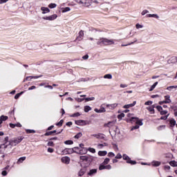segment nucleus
Returning <instances> with one entry per match:
<instances>
[{
    "instance_id": "obj_37",
    "label": "nucleus",
    "mask_w": 177,
    "mask_h": 177,
    "mask_svg": "<svg viewBox=\"0 0 177 177\" xmlns=\"http://www.w3.org/2000/svg\"><path fill=\"white\" fill-rule=\"evenodd\" d=\"M172 89H177V85L176 86H170L167 87V91H172Z\"/></svg>"
},
{
    "instance_id": "obj_29",
    "label": "nucleus",
    "mask_w": 177,
    "mask_h": 177,
    "mask_svg": "<svg viewBox=\"0 0 177 177\" xmlns=\"http://www.w3.org/2000/svg\"><path fill=\"white\" fill-rule=\"evenodd\" d=\"M84 174H85V169H80L77 174L78 176H84Z\"/></svg>"
},
{
    "instance_id": "obj_58",
    "label": "nucleus",
    "mask_w": 177,
    "mask_h": 177,
    "mask_svg": "<svg viewBox=\"0 0 177 177\" xmlns=\"http://www.w3.org/2000/svg\"><path fill=\"white\" fill-rule=\"evenodd\" d=\"M115 154H114V153H113V152H109L108 153V157L112 158V157H115Z\"/></svg>"
},
{
    "instance_id": "obj_40",
    "label": "nucleus",
    "mask_w": 177,
    "mask_h": 177,
    "mask_svg": "<svg viewBox=\"0 0 177 177\" xmlns=\"http://www.w3.org/2000/svg\"><path fill=\"white\" fill-rule=\"evenodd\" d=\"M135 42H138V39H135L134 41L129 43L128 44H122V46H128L129 45H133Z\"/></svg>"
},
{
    "instance_id": "obj_46",
    "label": "nucleus",
    "mask_w": 177,
    "mask_h": 177,
    "mask_svg": "<svg viewBox=\"0 0 177 177\" xmlns=\"http://www.w3.org/2000/svg\"><path fill=\"white\" fill-rule=\"evenodd\" d=\"M26 133H35V130L32 129H26Z\"/></svg>"
},
{
    "instance_id": "obj_54",
    "label": "nucleus",
    "mask_w": 177,
    "mask_h": 177,
    "mask_svg": "<svg viewBox=\"0 0 177 177\" xmlns=\"http://www.w3.org/2000/svg\"><path fill=\"white\" fill-rule=\"evenodd\" d=\"M147 13H149V10H144L142 11L141 15H142V16H145V15H147Z\"/></svg>"
},
{
    "instance_id": "obj_7",
    "label": "nucleus",
    "mask_w": 177,
    "mask_h": 177,
    "mask_svg": "<svg viewBox=\"0 0 177 177\" xmlns=\"http://www.w3.org/2000/svg\"><path fill=\"white\" fill-rule=\"evenodd\" d=\"M43 20H48V21H53V20H56L57 19V15L54 14L53 15L48 17H43Z\"/></svg>"
},
{
    "instance_id": "obj_1",
    "label": "nucleus",
    "mask_w": 177,
    "mask_h": 177,
    "mask_svg": "<svg viewBox=\"0 0 177 177\" xmlns=\"http://www.w3.org/2000/svg\"><path fill=\"white\" fill-rule=\"evenodd\" d=\"M130 121L131 122H136V125L131 127V131H135V129H139L140 127H142L143 125V120L139 119V118H131L130 119Z\"/></svg>"
},
{
    "instance_id": "obj_33",
    "label": "nucleus",
    "mask_w": 177,
    "mask_h": 177,
    "mask_svg": "<svg viewBox=\"0 0 177 177\" xmlns=\"http://www.w3.org/2000/svg\"><path fill=\"white\" fill-rule=\"evenodd\" d=\"M157 85H158V82H156L149 89V92H151V91H153L154 88H156V86H157Z\"/></svg>"
},
{
    "instance_id": "obj_9",
    "label": "nucleus",
    "mask_w": 177,
    "mask_h": 177,
    "mask_svg": "<svg viewBox=\"0 0 177 177\" xmlns=\"http://www.w3.org/2000/svg\"><path fill=\"white\" fill-rule=\"evenodd\" d=\"M104 106H106V104H102L100 106V109L95 108L94 109V111H95V113H106V109L104 108Z\"/></svg>"
},
{
    "instance_id": "obj_30",
    "label": "nucleus",
    "mask_w": 177,
    "mask_h": 177,
    "mask_svg": "<svg viewBox=\"0 0 177 177\" xmlns=\"http://www.w3.org/2000/svg\"><path fill=\"white\" fill-rule=\"evenodd\" d=\"M25 160H26V156L19 158L17 162V164H21V162H23V161H25Z\"/></svg>"
},
{
    "instance_id": "obj_24",
    "label": "nucleus",
    "mask_w": 177,
    "mask_h": 177,
    "mask_svg": "<svg viewBox=\"0 0 177 177\" xmlns=\"http://www.w3.org/2000/svg\"><path fill=\"white\" fill-rule=\"evenodd\" d=\"M107 155V151H98V156L100 157H104V156Z\"/></svg>"
},
{
    "instance_id": "obj_49",
    "label": "nucleus",
    "mask_w": 177,
    "mask_h": 177,
    "mask_svg": "<svg viewBox=\"0 0 177 177\" xmlns=\"http://www.w3.org/2000/svg\"><path fill=\"white\" fill-rule=\"evenodd\" d=\"M47 146H49L50 147H53V146H55V143L53 142V141H49L48 143H47Z\"/></svg>"
},
{
    "instance_id": "obj_56",
    "label": "nucleus",
    "mask_w": 177,
    "mask_h": 177,
    "mask_svg": "<svg viewBox=\"0 0 177 177\" xmlns=\"http://www.w3.org/2000/svg\"><path fill=\"white\" fill-rule=\"evenodd\" d=\"M165 114H168V111H163L162 110L160 112L161 115H165Z\"/></svg>"
},
{
    "instance_id": "obj_2",
    "label": "nucleus",
    "mask_w": 177,
    "mask_h": 177,
    "mask_svg": "<svg viewBox=\"0 0 177 177\" xmlns=\"http://www.w3.org/2000/svg\"><path fill=\"white\" fill-rule=\"evenodd\" d=\"M115 40L107 38H101L97 41V45H114Z\"/></svg>"
},
{
    "instance_id": "obj_6",
    "label": "nucleus",
    "mask_w": 177,
    "mask_h": 177,
    "mask_svg": "<svg viewBox=\"0 0 177 177\" xmlns=\"http://www.w3.org/2000/svg\"><path fill=\"white\" fill-rule=\"evenodd\" d=\"M9 145H8V142L5 143V144H2L0 145V154H1V158H3V157H5V155L3 154V153H5V150H6V149H8V147Z\"/></svg>"
},
{
    "instance_id": "obj_34",
    "label": "nucleus",
    "mask_w": 177,
    "mask_h": 177,
    "mask_svg": "<svg viewBox=\"0 0 177 177\" xmlns=\"http://www.w3.org/2000/svg\"><path fill=\"white\" fill-rule=\"evenodd\" d=\"M104 78L105 80H111L113 78V75L111 74H106L104 75Z\"/></svg>"
},
{
    "instance_id": "obj_23",
    "label": "nucleus",
    "mask_w": 177,
    "mask_h": 177,
    "mask_svg": "<svg viewBox=\"0 0 177 177\" xmlns=\"http://www.w3.org/2000/svg\"><path fill=\"white\" fill-rule=\"evenodd\" d=\"M80 158L82 161H90V158L88 156H81Z\"/></svg>"
},
{
    "instance_id": "obj_43",
    "label": "nucleus",
    "mask_w": 177,
    "mask_h": 177,
    "mask_svg": "<svg viewBox=\"0 0 177 177\" xmlns=\"http://www.w3.org/2000/svg\"><path fill=\"white\" fill-rule=\"evenodd\" d=\"M109 162H110V158H106L104 159L102 164H104V165H107V164H109Z\"/></svg>"
},
{
    "instance_id": "obj_47",
    "label": "nucleus",
    "mask_w": 177,
    "mask_h": 177,
    "mask_svg": "<svg viewBox=\"0 0 177 177\" xmlns=\"http://www.w3.org/2000/svg\"><path fill=\"white\" fill-rule=\"evenodd\" d=\"M105 167H106V165H104V164H101L100 165V167H99V169H100V171H102V170H103V169H105Z\"/></svg>"
},
{
    "instance_id": "obj_20",
    "label": "nucleus",
    "mask_w": 177,
    "mask_h": 177,
    "mask_svg": "<svg viewBox=\"0 0 177 177\" xmlns=\"http://www.w3.org/2000/svg\"><path fill=\"white\" fill-rule=\"evenodd\" d=\"M147 110H148L151 114H154V113H155L154 105L151 106H147Z\"/></svg>"
},
{
    "instance_id": "obj_45",
    "label": "nucleus",
    "mask_w": 177,
    "mask_h": 177,
    "mask_svg": "<svg viewBox=\"0 0 177 177\" xmlns=\"http://www.w3.org/2000/svg\"><path fill=\"white\" fill-rule=\"evenodd\" d=\"M84 100H86V102H91L92 100H95V97H86L84 98Z\"/></svg>"
},
{
    "instance_id": "obj_55",
    "label": "nucleus",
    "mask_w": 177,
    "mask_h": 177,
    "mask_svg": "<svg viewBox=\"0 0 177 177\" xmlns=\"http://www.w3.org/2000/svg\"><path fill=\"white\" fill-rule=\"evenodd\" d=\"M145 106H151L153 104V101H147L145 103Z\"/></svg>"
},
{
    "instance_id": "obj_39",
    "label": "nucleus",
    "mask_w": 177,
    "mask_h": 177,
    "mask_svg": "<svg viewBox=\"0 0 177 177\" xmlns=\"http://www.w3.org/2000/svg\"><path fill=\"white\" fill-rule=\"evenodd\" d=\"M56 6H57V5L56 3H51L48 5V8H50V9H55V8H56Z\"/></svg>"
},
{
    "instance_id": "obj_3",
    "label": "nucleus",
    "mask_w": 177,
    "mask_h": 177,
    "mask_svg": "<svg viewBox=\"0 0 177 177\" xmlns=\"http://www.w3.org/2000/svg\"><path fill=\"white\" fill-rule=\"evenodd\" d=\"M23 139H24V137L20 136L10 140L8 142V145H10V149H12L13 146H17V145H19V143H20L23 140Z\"/></svg>"
},
{
    "instance_id": "obj_50",
    "label": "nucleus",
    "mask_w": 177,
    "mask_h": 177,
    "mask_svg": "<svg viewBox=\"0 0 177 177\" xmlns=\"http://www.w3.org/2000/svg\"><path fill=\"white\" fill-rule=\"evenodd\" d=\"M75 100H76V102H78L79 103L81 102H84V100H85L84 98H80V97H76L75 98Z\"/></svg>"
},
{
    "instance_id": "obj_5",
    "label": "nucleus",
    "mask_w": 177,
    "mask_h": 177,
    "mask_svg": "<svg viewBox=\"0 0 177 177\" xmlns=\"http://www.w3.org/2000/svg\"><path fill=\"white\" fill-rule=\"evenodd\" d=\"M122 159L124 160L127 164H131V165H136V161L131 160V158L125 153L122 155Z\"/></svg>"
},
{
    "instance_id": "obj_36",
    "label": "nucleus",
    "mask_w": 177,
    "mask_h": 177,
    "mask_svg": "<svg viewBox=\"0 0 177 177\" xmlns=\"http://www.w3.org/2000/svg\"><path fill=\"white\" fill-rule=\"evenodd\" d=\"M52 133H56V130H54L53 131H48L44 134V136H50Z\"/></svg>"
},
{
    "instance_id": "obj_59",
    "label": "nucleus",
    "mask_w": 177,
    "mask_h": 177,
    "mask_svg": "<svg viewBox=\"0 0 177 177\" xmlns=\"http://www.w3.org/2000/svg\"><path fill=\"white\" fill-rule=\"evenodd\" d=\"M57 127H62L63 125V120H61L58 123L56 124Z\"/></svg>"
},
{
    "instance_id": "obj_44",
    "label": "nucleus",
    "mask_w": 177,
    "mask_h": 177,
    "mask_svg": "<svg viewBox=\"0 0 177 177\" xmlns=\"http://www.w3.org/2000/svg\"><path fill=\"white\" fill-rule=\"evenodd\" d=\"M65 145H73L74 142L71 140H68L64 142Z\"/></svg>"
},
{
    "instance_id": "obj_63",
    "label": "nucleus",
    "mask_w": 177,
    "mask_h": 177,
    "mask_svg": "<svg viewBox=\"0 0 177 177\" xmlns=\"http://www.w3.org/2000/svg\"><path fill=\"white\" fill-rule=\"evenodd\" d=\"M71 125H73V122H68L66 124V127H71Z\"/></svg>"
},
{
    "instance_id": "obj_15",
    "label": "nucleus",
    "mask_w": 177,
    "mask_h": 177,
    "mask_svg": "<svg viewBox=\"0 0 177 177\" xmlns=\"http://www.w3.org/2000/svg\"><path fill=\"white\" fill-rule=\"evenodd\" d=\"M16 127H17V128H21V124H20V123H16V124H13V123H10V128H12V129H15V128H16Z\"/></svg>"
},
{
    "instance_id": "obj_25",
    "label": "nucleus",
    "mask_w": 177,
    "mask_h": 177,
    "mask_svg": "<svg viewBox=\"0 0 177 177\" xmlns=\"http://www.w3.org/2000/svg\"><path fill=\"white\" fill-rule=\"evenodd\" d=\"M96 172H97V169H92L90 170V171L88 173V175H89V176H92L93 175H95V174H96Z\"/></svg>"
},
{
    "instance_id": "obj_32",
    "label": "nucleus",
    "mask_w": 177,
    "mask_h": 177,
    "mask_svg": "<svg viewBox=\"0 0 177 177\" xmlns=\"http://www.w3.org/2000/svg\"><path fill=\"white\" fill-rule=\"evenodd\" d=\"M87 151H89L90 153L95 154V153H96V149H95V148L89 147L87 148Z\"/></svg>"
},
{
    "instance_id": "obj_52",
    "label": "nucleus",
    "mask_w": 177,
    "mask_h": 177,
    "mask_svg": "<svg viewBox=\"0 0 177 177\" xmlns=\"http://www.w3.org/2000/svg\"><path fill=\"white\" fill-rule=\"evenodd\" d=\"M125 117V114L124 113H120V115H118V118L119 120H121V118H124Z\"/></svg>"
},
{
    "instance_id": "obj_48",
    "label": "nucleus",
    "mask_w": 177,
    "mask_h": 177,
    "mask_svg": "<svg viewBox=\"0 0 177 177\" xmlns=\"http://www.w3.org/2000/svg\"><path fill=\"white\" fill-rule=\"evenodd\" d=\"M136 28H137V30H140V28H143V25H141L140 24H136Z\"/></svg>"
},
{
    "instance_id": "obj_26",
    "label": "nucleus",
    "mask_w": 177,
    "mask_h": 177,
    "mask_svg": "<svg viewBox=\"0 0 177 177\" xmlns=\"http://www.w3.org/2000/svg\"><path fill=\"white\" fill-rule=\"evenodd\" d=\"M61 10L62 13H66L67 12H70V10H71V8H70V7L62 8Z\"/></svg>"
},
{
    "instance_id": "obj_10",
    "label": "nucleus",
    "mask_w": 177,
    "mask_h": 177,
    "mask_svg": "<svg viewBox=\"0 0 177 177\" xmlns=\"http://www.w3.org/2000/svg\"><path fill=\"white\" fill-rule=\"evenodd\" d=\"M106 109L109 110H114L118 106V104L113 103V104H106Z\"/></svg>"
},
{
    "instance_id": "obj_19",
    "label": "nucleus",
    "mask_w": 177,
    "mask_h": 177,
    "mask_svg": "<svg viewBox=\"0 0 177 177\" xmlns=\"http://www.w3.org/2000/svg\"><path fill=\"white\" fill-rule=\"evenodd\" d=\"M86 153H88V148L84 147V148L80 149L79 154H80V155L86 154Z\"/></svg>"
},
{
    "instance_id": "obj_21",
    "label": "nucleus",
    "mask_w": 177,
    "mask_h": 177,
    "mask_svg": "<svg viewBox=\"0 0 177 177\" xmlns=\"http://www.w3.org/2000/svg\"><path fill=\"white\" fill-rule=\"evenodd\" d=\"M80 151L81 148H80L79 147H75L72 149V151H73V153H76V154H80Z\"/></svg>"
},
{
    "instance_id": "obj_60",
    "label": "nucleus",
    "mask_w": 177,
    "mask_h": 177,
    "mask_svg": "<svg viewBox=\"0 0 177 177\" xmlns=\"http://www.w3.org/2000/svg\"><path fill=\"white\" fill-rule=\"evenodd\" d=\"M156 109L158 110V111H160V113H161L162 110V106H157Z\"/></svg>"
},
{
    "instance_id": "obj_28",
    "label": "nucleus",
    "mask_w": 177,
    "mask_h": 177,
    "mask_svg": "<svg viewBox=\"0 0 177 177\" xmlns=\"http://www.w3.org/2000/svg\"><path fill=\"white\" fill-rule=\"evenodd\" d=\"M169 122H170V127H171V128H174V127L175 125H176V121L175 120V119H171V120L169 121Z\"/></svg>"
},
{
    "instance_id": "obj_62",
    "label": "nucleus",
    "mask_w": 177,
    "mask_h": 177,
    "mask_svg": "<svg viewBox=\"0 0 177 177\" xmlns=\"http://www.w3.org/2000/svg\"><path fill=\"white\" fill-rule=\"evenodd\" d=\"M171 62H176L177 63V57H173L171 58Z\"/></svg>"
},
{
    "instance_id": "obj_42",
    "label": "nucleus",
    "mask_w": 177,
    "mask_h": 177,
    "mask_svg": "<svg viewBox=\"0 0 177 177\" xmlns=\"http://www.w3.org/2000/svg\"><path fill=\"white\" fill-rule=\"evenodd\" d=\"M82 137V133L80 132L77 134H76L74 138L75 139H80V138Z\"/></svg>"
},
{
    "instance_id": "obj_12",
    "label": "nucleus",
    "mask_w": 177,
    "mask_h": 177,
    "mask_svg": "<svg viewBox=\"0 0 177 177\" xmlns=\"http://www.w3.org/2000/svg\"><path fill=\"white\" fill-rule=\"evenodd\" d=\"M91 136L95 138L96 139H104V134L101 133L97 134H92Z\"/></svg>"
},
{
    "instance_id": "obj_14",
    "label": "nucleus",
    "mask_w": 177,
    "mask_h": 177,
    "mask_svg": "<svg viewBox=\"0 0 177 177\" xmlns=\"http://www.w3.org/2000/svg\"><path fill=\"white\" fill-rule=\"evenodd\" d=\"M41 10L42 12V15H46V13H49L50 12V10L46 7H41Z\"/></svg>"
},
{
    "instance_id": "obj_22",
    "label": "nucleus",
    "mask_w": 177,
    "mask_h": 177,
    "mask_svg": "<svg viewBox=\"0 0 177 177\" xmlns=\"http://www.w3.org/2000/svg\"><path fill=\"white\" fill-rule=\"evenodd\" d=\"M146 17H153L154 19H160V17L157 14H147Z\"/></svg>"
},
{
    "instance_id": "obj_17",
    "label": "nucleus",
    "mask_w": 177,
    "mask_h": 177,
    "mask_svg": "<svg viewBox=\"0 0 177 177\" xmlns=\"http://www.w3.org/2000/svg\"><path fill=\"white\" fill-rule=\"evenodd\" d=\"M172 101L171 100V96L170 95H165V104H167L171 103Z\"/></svg>"
},
{
    "instance_id": "obj_57",
    "label": "nucleus",
    "mask_w": 177,
    "mask_h": 177,
    "mask_svg": "<svg viewBox=\"0 0 177 177\" xmlns=\"http://www.w3.org/2000/svg\"><path fill=\"white\" fill-rule=\"evenodd\" d=\"M47 151L48 153H53V151H55V149H53V148L49 147L48 148Z\"/></svg>"
},
{
    "instance_id": "obj_35",
    "label": "nucleus",
    "mask_w": 177,
    "mask_h": 177,
    "mask_svg": "<svg viewBox=\"0 0 177 177\" xmlns=\"http://www.w3.org/2000/svg\"><path fill=\"white\" fill-rule=\"evenodd\" d=\"M91 110H92V108L89 106H84V112L85 113H88V111H91Z\"/></svg>"
},
{
    "instance_id": "obj_13",
    "label": "nucleus",
    "mask_w": 177,
    "mask_h": 177,
    "mask_svg": "<svg viewBox=\"0 0 177 177\" xmlns=\"http://www.w3.org/2000/svg\"><path fill=\"white\" fill-rule=\"evenodd\" d=\"M150 164L152 165V167H160L161 165V162L153 160Z\"/></svg>"
},
{
    "instance_id": "obj_61",
    "label": "nucleus",
    "mask_w": 177,
    "mask_h": 177,
    "mask_svg": "<svg viewBox=\"0 0 177 177\" xmlns=\"http://www.w3.org/2000/svg\"><path fill=\"white\" fill-rule=\"evenodd\" d=\"M169 116V114H167L166 116H162L160 117V120H167Z\"/></svg>"
},
{
    "instance_id": "obj_27",
    "label": "nucleus",
    "mask_w": 177,
    "mask_h": 177,
    "mask_svg": "<svg viewBox=\"0 0 177 177\" xmlns=\"http://www.w3.org/2000/svg\"><path fill=\"white\" fill-rule=\"evenodd\" d=\"M8 116H5V115H1L0 117V125L1 124H2V122H3V121H6L8 120Z\"/></svg>"
},
{
    "instance_id": "obj_31",
    "label": "nucleus",
    "mask_w": 177,
    "mask_h": 177,
    "mask_svg": "<svg viewBox=\"0 0 177 177\" xmlns=\"http://www.w3.org/2000/svg\"><path fill=\"white\" fill-rule=\"evenodd\" d=\"M106 146H109V145H107V143H103V144H98L97 147V149H103V147H105Z\"/></svg>"
},
{
    "instance_id": "obj_51",
    "label": "nucleus",
    "mask_w": 177,
    "mask_h": 177,
    "mask_svg": "<svg viewBox=\"0 0 177 177\" xmlns=\"http://www.w3.org/2000/svg\"><path fill=\"white\" fill-rule=\"evenodd\" d=\"M116 160H121V158H122V155H121V153H118L115 156Z\"/></svg>"
},
{
    "instance_id": "obj_38",
    "label": "nucleus",
    "mask_w": 177,
    "mask_h": 177,
    "mask_svg": "<svg viewBox=\"0 0 177 177\" xmlns=\"http://www.w3.org/2000/svg\"><path fill=\"white\" fill-rule=\"evenodd\" d=\"M171 167H177V162L175 160H171L169 162Z\"/></svg>"
},
{
    "instance_id": "obj_41",
    "label": "nucleus",
    "mask_w": 177,
    "mask_h": 177,
    "mask_svg": "<svg viewBox=\"0 0 177 177\" xmlns=\"http://www.w3.org/2000/svg\"><path fill=\"white\" fill-rule=\"evenodd\" d=\"M80 115H81V113L79 112H77V113H75L71 115L70 117H72L74 118L75 117H80Z\"/></svg>"
},
{
    "instance_id": "obj_11",
    "label": "nucleus",
    "mask_w": 177,
    "mask_h": 177,
    "mask_svg": "<svg viewBox=\"0 0 177 177\" xmlns=\"http://www.w3.org/2000/svg\"><path fill=\"white\" fill-rule=\"evenodd\" d=\"M61 161L63 164L68 165V164H70V158L68 156H64L61 158Z\"/></svg>"
},
{
    "instance_id": "obj_8",
    "label": "nucleus",
    "mask_w": 177,
    "mask_h": 177,
    "mask_svg": "<svg viewBox=\"0 0 177 177\" xmlns=\"http://www.w3.org/2000/svg\"><path fill=\"white\" fill-rule=\"evenodd\" d=\"M75 123L76 125H80V126H82V127H84L85 125H89V123L88 122V121L82 120H75Z\"/></svg>"
},
{
    "instance_id": "obj_4",
    "label": "nucleus",
    "mask_w": 177,
    "mask_h": 177,
    "mask_svg": "<svg viewBox=\"0 0 177 177\" xmlns=\"http://www.w3.org/2000/svg\"><path fill=\"white\" fill-rule=\"evenodd\" d=\"M75 2L78 3V5H82L84 8H88V6H91V3L92 0H74Z\"/></svg>"
},
{
    "instance_id": "obj_18",
    "label": "nucleus",
    "mask_w": 177,
    "mask_h": 177,
    "mask_svg": "<svg viewBox=\"0 0 177 177\" xmlns=\"http://www.w3.org/2000/svg\"><path fill=\"white\" fill-rule=\"evenodd\" d=\"M83 38H84V31L80 30L79 32V36L77 37L76 39H78L79 41H82Z\"/></svg>"
},
{
    "instance_id": "obj_64",
    "label": "nucleus",
    "mask_w": 177,
    "mask_h": 177,
    "mask_svg": "<svg viewBox=\"0 0 177 177\" xmlns=\"http://www.w3.org/2000/svg\"><path fill=\"white\" fill-rule=\"evenodd\" d=\"M105 169H111V165H105Z\"/></svg>"
},
{
    "instance_id": "obj_53",
    "label": "nucleus",
    "mask_w": 177,
    "mask_h": 177,
    "mask_svg": "<svg viewBox=\"0 0 177 177\" xmlns=\"http://www.w3.org/2000/svg\"><path fill=\"white\" fill-rule=\"evenodd\" d=\"M165 127H166L165 125H160L157 128V129L158 131H162V129H164Z\"/></svg>"
},
{
    "instance_id": "obj_16",
    "label": "nucleus",
    "mask_w": 177,
    "mask_h": 177,
    "mask_svg": "<svg viewBox=\"0 0 177 177\" xmlns=\"http://www.w3.org/2000/svg\"><path fill=\"white\" fill-rule=\"evenodd\" d=\"M136 104V101H134L131 104H129L123 106V109H131V107H133V106H135Z\"/></svg>"
}]
</instances>
